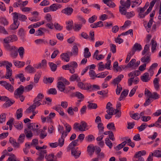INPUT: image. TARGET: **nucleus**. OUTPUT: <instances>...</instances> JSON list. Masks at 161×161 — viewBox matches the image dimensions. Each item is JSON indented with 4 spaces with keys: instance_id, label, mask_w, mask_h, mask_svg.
Here are the masks:
<instances>
[{
    "instance_id": "b1692460",
    "label": "nucleus",
    "mask_w": 161,
    "mask_h": 161,
    "mask_svg": "<svg viewBox=\"0 0 161 161\" xmlns=\"http://www.w3.org/2000/svg\"><path fill=\"white\" fill-rule=\"evenodd\" d=\"M119 12L122 15H125L127 14V8L124 7L119 6Z\"/></svg>"
},
{
    "instance_id": "dca6fc26",
    "label": "nucleus",
    "mask_w": 161,
    "mask_h": 161,
    "mask_svg": "<svg viewBox=\"0 0 161 161\" xmlns=\"http://www.w3.org/2000/svg\"><path fill=\"white\" fill-rule=\"evenodd\" d=\"M60 57L63 60L66 62H68L69 60V56L67 53H62Z\"/></svg>"
},
{
    "instance_id": "423d86ee",
    "label": "nucleus",
    "mask_w": 161,
    "mask_h": 161,
    "mask_svg": "<svg viewBox=\"0 0 161 161\" xmlns=\"http://www.w3.org/2000/svg\"><path fill=\"white\" fill-rule=\"evenodd\" d=\"M6 73L5 76H3L2 78H5L6 79H9L12 74V69L9 67L8 65H6Z\"/></svg>"
},
{
    "instance_id": "7ed1b4c3",
    "label": "nucleus",
    "mask_w": 161,
    "mask_h": 161,
    "mask_svg": "<svg viewBox=\"0 0 161 161\" xmlns=\"http://www.w3.org/2000/svg\"><path fill=\"white\" fill-rule=\"evenodd\" d=\"M18 37L16 35H12L5 38L3 41L5 43H8L17 41Z\"/></svg>"
},
{
    "instance_id": "6e6d98bb",
    "label": "nucleus",
    "mask_w": 161,
    "mask_h": 161,
    "mask_svg": "<svg viewBox=\"0 0 161 161\" xmlns=\"http://www.w3.org/2000/svg\"><path fill=\"white\" fill-rule=\"evenodd\" d=\"M149 3L148 2H147L144 7L143 8H139V10L140 11L141 13H143L144 12L145 10L147 8L148 6H149Z\"/></svg>"
},
{
    "instance_id": "f8f14e48",
    "label": "nucleus",
    "mask_w": 161,
    "mask_h": 161,
    "mask_svg": "<svg viewBox=\"0 0 161 161\" xmlns=\"http://www.w3.org/2000/svg\"><path fill=\"white\" fill-rule=\"evenodd\" d=\"M128 90H124L121 92L120 96L119 98V101H121L122 100H125V97H126L128 95Z\"/></svg>"
},
{
    "instance_id": "4d7b16f0",
    "label": "nucleus",
    "mask_w": 161,
    "mask_h": 161,
    "mask_svg": "<svg viewBox=\"0 0 161 161\" xmlns=\"http://www.w3.org/2000/svg\"><path fill=\"white\" fill-rule=\"evenodd\" d=\"M97 16L94 15L88 19V22L90 23H93L97 20Z\"/></svg>"
},
{
    "instance_id": "bf43d9fd",
    "label": "nucleus",
    "mask_w": 161,
    "mask_h": 161,
    "mask_svg": "<svg viewBox=\"0 0 161 161\" xmlns=\"http://www.w3.org/2000/svg\"><path fill=\"white\" fill-rule=\"evenodd\" d=\"M149 45L148 44H146L145 45L144 50L142 52V55H144L149 50Z\"/></svg>"
},
{
    "instance_id": "864d4df0",
    "label": "nucleus",
    "mask_w": 161,
    "mask_h": 161,
    "mask_svg": "<svg viewBox=\"0 0 161 161\" xmlns=\"http://www.w3.org/2000/svg\"><path fill=\"white\" fill-rule=\"evenodd\" d=\"M152 43V52H154V50L156 49V47L157 46V42L154 40L152 39L151 41Z\"/></svg>"
},
{
    "instance_id": "39448f33",
    "label": "nucleus",
    "mask_w": 161,
    "mask_h": 161,
    "mask_svg": "<svg viewBox=\"0 0 161 161\" xmlns=\"http://www.w3.org/2000/svg\"><path fill=\"white\" fill-rule=\"evenodd\" d=\"M78 147L72 148L71 150V154L75 158H78L81 153V151H78Z\"/></svg>"
},
{
    "instance_id": "58836bf2",
    "label": "nucleus",
    "mask_w": 161,
    "mask_h": 161,
    "mask_svg": "<svg viewBox=\"0 0 161 161\" xmlns=\"http://www.w3.org/2000/svg\"><path fill=\"white\" fill-rule=\"evenodd\" d=\"M154 86L155 88L156 89H158L159 88V81L157 78H155L153 81Z\"/></svg>"
},
{
    "instance_id": "2eb2a0df",
    "label": "nucleus",
    "mask_w": 161,
    "mask_h": 161,
    "mask_svg": "<svg viewBox=\"0 0 161 161\" xmlns=\"http://www.w3.org/2000/svg\"><path fill=\"white\" fill-rule=\"evenodd\" d=\"M65 86L62 81H58L57 83V87L58 89L61 92L64 91Z\"/></svg>"
},
{
    "instance_id": "09e8293b",
    "label": "nucleus",
    "mask_w": 161,
    "mask_h": 161,
    "mask_svg": "<svg viewBox=\"0 0 161 161\" xmlns=\"http://www.w3.org/2000/svg\"><path fill=\"white\" fill-rule=\"evenodd\" d=\"M153 155L157 157H161V151L159 150H155L153 152Z\"/></svg>"
},
{
    "instance_id": "9b49d317",
    "label": "nucleus",
    "mask_w": 161,
    "mask_h": 161,
    "mask_svg": "<svg viewBox=\"0 0 161 161\" xmlns=\"http://www.w3.org/2000/svg\"><path fill=\"white\" fill-rule=\"evenodd\" d=\"M73 11V9L72 8L69 7L65 8L64 9H63L62 10V12L68 15H70L72 14Z\"/></svg>"
},
{
    "instance_id": "338daca9",
    "label": "nucleus",
    "mask_w": 161,
    "mask_h": 161,
    "mask_svg": "<svg viewBox=\"0 0 161 161\" xmlns=\"http://www.w3.org/2000/svg\"><path fill=\"white\" fill-rule=\"evenodd\" d=\"M106 112L109 115H113L114 111V109L112 107H111L109 109H107Z\"/></svg>"
},
{
    "instance_id": "0e129e2a",
    "label": "nucleus",
    "mask_w": 161,
    "mask_h": 161,
    "mask_svg": "<svg viewBox=\"0 0 161 161\" xmlns=\"http://www.w3.org/2000/svg\"><path fill=\"white\" fill-rule=\"evenodd\" d=\"M87 151L88 152L90 153L91 155H92L94 153L95 151V148L94 147H91L90 146H88L87 147Z\"/></svg>"
},
{
    "instance_id": "2f4dec72",
    "label": "nucleus",
    "mask_w": 161,
    "mask_h": 161,
    "mask_svg": "<svg viewBox=\"0 0 161 161\" xmlns=\"http://www.w3.org/2000/svg\"><path fill=\"white\" fill-rule=\"evenodd\" d=\"M107 127L108 130H112L114 131L116 130V128L113 123H108L107 125Z\"/></svg>"
},
{
    "instance_id": "0eeeda50",
    "label": "nucleus",
    "mask_w": 161,
    "mask_h": 161,
    "mask_svg": "<svg viewBox=\"0 0 161 161\" xmlns=\"http://www.w3.org/2000/svg\"><path fill=\"white\" fill-rule=\"evenodd\" d=\"M114 0H103V2L110 8H113L115 7V4L112 2Z\"/></svg>"
},
{
    "instance_id": "bb28decb",
    "label": "nucleus",
    "mask_w": 161,
    "mask_h": 161,
    "mask_svg": "<svg viewBox=\"0 0 161 161\" xmlns=\"http://www.w3.org/2000/svg\"><path fill=\"white\" fill-rule=\"evenodd\" d=\"M64 132L62 133L61 137L59 138L58 140V145H59L60 147H62L63 146L64 143Z\"/></svg>"
},
{
    "instance_id": "f257e3e1",
    "label": "nucleus",
    "mask_w": 161,
    "mask_h": 161,
    "mask_svg": "<svg viewBox=\"0 0 161 161\" xmlns=\"http://www.w3.org/2000/svg\"><path fill=\"white\" fill-rule=\"evenodd\" d=\"M145 95L147 97L146 101H150L152 99L157 100L159 98L160 96L156 92L152 93L149 90L146 89L144 93Z\"/></svg>"
},
{
    "instance_id": "6ab92c4d",
    "label": "nucleus",
    "mask_w": 161,
    "mask_h": 161,
    "mask_svg": "<svg viewBox=\"0 0 161 161\" xmlns=\"http://www.w3.org/2000/svg\"><path fill=\"white\" fill-rule=\"evenodd\" d=\"M15 77L16 79L19 78L20 80L22 82H24L25 80V78L23 73H19L16 75Z\"/></svg>"
},
{
    "instance_id": "c756f323",
    "label": "nucleus",
    "mask_w": 161,
    "mask_h": 161,
    "mask_svg": "<svg viewBox=\"0 0 161 161\" xmlns=\"http://www.w3.org/2000/svg\"><path fill=\"white\" fill-rule=\"evenodd\" d=\"M146 56L142 58L141 59V60L142 62L143 63L147 62L148 63L150 60V58L149 56H147L146 57Z\"/></svg>"
},
{
    "instance_id": "f3484780",
    "label": "nucleus",
    "mask_w": 161,
    "mask_h": 161,
    "mask_svg": "<svg viewBox=\"0 0 161 161\" xmlns=\"http://www.w3.org/2000/svg\"><path fill=\"white\" fill-rule=\"evenodd\" d=\"M46 158L47 161H54L56 160V156L54 155L53 153L49 154L47 157V155L45 157Z\"/></svg>"
},
{
    "instance_id": "3c124183",
    "label": "nucleus",
    "mask_w": 161,
    "mask_h": 161,
    "mask_svg": "<svg viewBox=\"0 0 161 161\" xmlns=\"http://www.w3.org/2000/svg\"><path fill=\"white\" fill-rule=\"evenodd\" d=\"M97 127L99 130V133L101 134V132L103 131L104 127L103 126V124L102 123H100L98 124L97 125Z\"/></svg>"
},
{
    "instance_id": "a18cd8bd",
    "label": "nucleus",
    "mask_w": 161,
    "mask_h": 161,
    "mask_svg": "<svg viewBox=\"0 0 161 161\" xmlns=\"http://www.w3.org/2000/svg\"><path fill=\"white\" fill-rule=\"evenodd\" d=\"M75 26L73 28L75 31H79L81 28L82 26V24H75Z\"/></svg>"
},
{
    "instance_id": "473e14b6",
    "label": "nucleus",
    "mask_w": 161,
    "mask_h": 161,
    "mask_svg": "<svg viewBox=\"0 0 161 161\" xmlns=\"http://www.w3.org/2000/svg\"><path fill=\"white\" fill-rule=\"evenodd\" d=\"M139 114L138 113H136L134 114H132L130 113V117H131L132 119L136 120H138L140 118V117L138 116Z\"/></svg>"
},
{
    "instance_id": "052dcab7",
    "label": "nucleus",
    "mask_w": 161,
    "mask_h": 161,
    "mask_svg": "<svg viewBox=\"0 0 161 161\" xmlns=\"http://www.w3.org/2000/svg\"><path fill=\"white\" fill-rule=\"evenodd\" d=\"M6 114H5L3 113L0 115V123H2L5 121Z\"/></svg>"
},
{
    "instance_id": "f704fd0d",
    "label": "nucleus",
    "mask_w": 161,
    "mask_h": 161,
    "mask_svg": "<svg viewBox=\"0 0 161 161\" xmlns=\"http://www.w3.org/2000/svg\"><path fill=\"white\" fill-rule=\"evenodd\" d=\"M44 98V95L42 93H40L38 94L34 101H41Z\"/></svg>"
},
{
    "instance_id": "de8ad7c7",
    "label": "nucleus",
    "mask_w": 161,
    "mask_h": 161,
    "mask_svg": "<svg viewBox=\"0 0 161 161\" xmlns=\"http://www.w3.org/2000/svg\"><path fill=\"white\" fill-rule=\"evenodd\" d=\"M89 104L88 105V107L90 109H95L97 108V105L95 103H90L88 102Z\"/></svg>"
},
{
    "instance_id": "a878e982",
    "label": "nucleus",
    "mask_w": 161,
    "mask_h": 161,
    "mask_svg": "<svg viewBox=\"0 0 161 161\" xmlns=\"http://www.w3.org/2000/svg\"><path fill=\"white\" fill-rule=\"evenodd\" d=\"M47 150H40L39 154V157L38 158V159L42 160L43 159L44 157V154L46 153Z\"/></svg>"
},
{
    "instance_id": "72a5a7b5",
    "label": "nucleus",
    "mask_w": 161,
    "mask_h": 161,
    "mask_svg": "<svg viewBox=\"0 0 161 161\" xmlns=\"http://www.w3.org/2000/svg\"><path fill=\"white\" fill-rule=\"evenodd\" d=\"M4 86L5 88L10 92H12L14 91L13 86L9 83H7L6 85Z\"/></svg>"
},
{
    "instance_id": "603ef678",
    "label": "nucleus",
    "mask_w": 161,
    "mask_h": 161,
    "mask_svg": "<svg viewBox=\"0 0 161 161\" xmlns=\"http://www.w3.org/2000/svg\"><path fill=\"white\" fill-rule=\"evenodd\" d=\"M54 78L52 77H49L48 78H45L43 80V82L46 84H47L48 83H51L53 81Z\"/></svg>"
},
{
    "instance_id": "c85d7f7f",
    "label": "nucleus",
    "mask_w": 161,
    "mask_h": 161,
    "mask_svg": "<svg viewBox=\"0 0 161 161\" xmlns=\"http://www.w3.org/2000/svg\"><path fill=\"white\" fill-rule=\"evenodd\" d=\"M25 69L27 70L28 72L29 73H32L36 72V69L30 65H29L26 67L25 68Z\"/></svg>"
},
{
    "instance_id": "4c0bfd02",
    "label": "nucleus",
    "mask_w": 161,
    "mask_h": 161,
    "mask_svg": "<svg viewBox=\"0 0 161 161\" xmlns=\"http://www.w3.org/2000/svg\"><path fill=\"white\" fill-rule=\"evenodd\" d=\"M6 44L4 45L6 49L10 51H11L12 50H14V48L15 49V46H11L10 45L8 44V43H5Z\"/></svg>"
},
{
    "instance_id": "ddd939ff",
    "label": "nucleus",
    "mask_w": 161,
    "mask_h": 161,
    "mask_svg": "<svg viewBox=\"0 0 161 161\" xmlns=\"http://www.w3.org/2000/svg\"><path fill=\"white\" fill-rule=\"evenodd\" d=\"M53 109H55L56 111H57L60 115L62 116H64L65 117L67 118V115L65 114L63 110H62V108L55 106L53 108Z\"/></svg>"
},
{
    "instance_id": "aec40b11",
    "label": "nucleus",
    "mask_w": 161,
    "mask_h": 161,
    "mask_svg": "<svg viewBox=\"0 0 161 161\" xmlns=\"http://www.w3.org/2000/svg\"><path fill=\"white\" fill-rule=\"evenodd\" d=\"M12 50L10 51V55L13 58H16L18 55V51L17 47H15V49Z\"/></svg>"
},
{
    "instance_id": "5701e85b",
    "label": "nucleus",
    "mask_w": 161,
    "mask_h": 161,
    "mask_svg": "<svg viewBox=\"0 0 161 161\" xmlns=\"http://www.w3.org/2000/svg\"><path fill=\"white\" fill-rule=\"evenodd\" d=\"M84 56L85 58H89L91 56V53L89 51V49L87 47L84 49Z\"/></svg>"
},
{
    "instance_id": "a19ab883",
    "label": "nucleus",
    "mask_w": 161,
    "mask_h": 161,
    "mask_svg": "<svg viewBox=\"0 0 161 161\" xmlns=\"http://www.w3.org/2000/svg\"><path fill=\"white\" fill-rule=\"evenodd\" d=\"M105 143L106 145L108 146L110 148H112L113 146V144L109 140V138H107L105 139Z\"/></svg>"
},
{
    "instance_id": "393cba45",
    "label": "nucleus",
    "mask_w": 161,
    "mask_h": 161,
    "mask_svg": "<svg viewBox=\"0 0 161 161\" xmlns=\"http://www.w3.org/2000/svg\"><path fill=\"white\" fill-rule=\"evenodd\" d=\"M146 154V152L144 150H142L137 152L135 154L134 157H140Z\"/></svg>"
},
{
    "instance_id": "e433bc0d",
    "label": "nucleus",
    "mask_w": 161,
    "mask_h": 161,
    "mask_svg": "<svg viewBox=\"0 0 161 161\" xmlns=\"http://www.w3.org/2000/svg\"><path fill=\"white\" fill-rule=\"evenodd\" d=\"M67 25L66 26V28L67 30H71L73 28V22L72 21H68V23H66Z\"/></svg>"
},
{
    "instance_id": "49530a36",
    "label": "nucleus",
    "mask_w": 161,
    "mask_h": 161,
    "mask_svg": "<svg viewBox=\"0 0 161 161\" xmlns=\"http://www.w3.org/2000/svg\"><path fill=\"white\" fill-rule=\"evenodd\" d=\"M24 132L26 134V137L28 138L31 137L33 136V134L31 130L28 131L27 129H25Z\"/></svg>"
},
{
    "instance_id": "ea45409f",
    "label": "nucleus",
    "mask_w": 161,
    "mask_h": 161,
    "mask_svg": "<svg viewBox=\"0 0 161 161\" xmlns=\"http://www.w3.org/2000/svg\"><path fill=\"white\" fill-rule=\"evenodd\" d=\"M36 106L33 103V105L30 106L26 109V112L27 113H30L31 112V110L32 111H33V110L36 109Z\"/></svg>"
},
{
    "instance_id": "9d476101",
    "label": "nucleus",
    "mask_w": 161,
    "mask_h": 161,
    "mask_svg": "<svg viewBox=\"0 0 161 161\" xmlns=\"http://www.w3.org/2000/svg\"><path fill=\"white\" fill-rule=\"evenodd\" d=\"M124 77V75L122 74L119 75L116 78L114 79L112 83L115 85L118 84V83L121 81L122 79Z\"/></svg>"
},
{
    "instance_id": "e2e57ef3",
    "label": "nucleus",
    "mask_w": 161,
    "mask_h": 161,
    "mask_svg": "<svg viewBox=\"0 0 161 161\" xmlns=\"http://www.w3.org/2000/svg\"><path fill=\"white\" fill-rule=\"evenodd\" d=\"M77 143L75 142L74 141H73L69 145L68 148L69 150L75 148L74 147L77 146Z\"/></svg>"
},
{
    "instance_id": "1a4fd4ad",
    "label": "nucleus",
    "mask_w": 161,
    "mask_h": 161,
    "mask_svg": "<svg viewBox=\"0 0 161 161\" xmlns=\"http://www.w3.org/2000/svg\"><path fill=\"white\" fill-rule=\"evenodd\" d=\"M87 126V123L84 121H82L80 123V125H79V130L81 131H84L88 129L86 128Z\"/></svg>"
},
{
    "instance_id": "5fc2aeb1",
    "label": "nucleus",
    "mask_w": 161,
    "mask_h": 161,
    "mask_svg": "<svg viewBox=\"0 0 161 161\" xmlns=\"http://www.w3.org/2000/svg\"><path fill=\"white\" fill-rule=\"evenodd\" d=\"M146 126H147V125L145 123H143L140 126L138 127L137 129L139 131L143 130L146 128Z\"/></svg>"
},
{
    "instance_id": "13d9d810",
    "label": "nucleus",
    "mask_w": 161,
    "mask_h": 161,
    "mask_svg": "<svg viewBox=\"0 0 161 161\" xmlns=\"http://www.w3.org/2000/svg\"><path fill=\"white\" fill-rule=\"evenodd\" d=\"M72 52L74 53V55H77L78 52V49L76 45L73 46L72 48Z\"/></svg>"
},
{
    "instance_id": "680f3d73",
    "label": "nucleus",
    "mask_w": 161,
    "mask_h": 161,
    "mask_svg": "<svg viewBox=\"0 0 161 161\" xmlns=\"http://www.w3.org/2000/svg\"><path fill=\"white\" fill-rule=\"evenodd\" d=\"M27 19L26 16L23 14H19V19L22 21H24L25 20Z\"/></svg>"
},
{
    "instance_id": "c03bdc74",
    "label": "nucleus",
    "mask_w": 161,
    "mask_h": 161,
    "mask_svg": "<svg viewBox=\"0 0 161 161\" xmlns=\"http://www.w3.org/2000/svg\"><path fill=\"white\" fill-rule=\"evenodd\" d=\"M0 22L4 25H7L8 24V22L5 18L2 17L0 18Z\"/></svg>"
},
{
    "instance_id": "412c9836",
    "label": "nucleus",
    "mask_w": 161,
    "mask_h": 161,
    "mask_svg": "<svg viewBox=\"0 0 161 161\" xmlns=\"http://www.w3.org/2000/svg\"><path fill=\"white\" fill-rule=\"evenodd\" d=\"M23 109L21 108H20L17 109L16 111V115L17 119H19L23 115Z\"/></svg>"
},
{
    "instance_id": "c9c22d12",
    "label": "nucleus",
    "mask_w": 161,
    "mask_h": 161,
    "mask_svg": "<svg viewBox=\"0 0 161 161\" xmlns=\"http://www.w3.org/2000/svg\"><path fill=\"white\" fill-rule=\"evenodd\" d=\"M85 139L87 142H91L93 140H94L95 137L93 135H89L86 137Z\"/></svg>"
},
{
    "instance_id": "69168bd1",
    "label": "nucleus",
    "mask_w": 161,
    "mask_h": 161,
    "mask_svg": "<svg viewBox=\"0 0 161 161\" xmlns=\"http://www.w3.org/2000/svg\"><path fill=\"white\" fill-rule=\"evenodd\" d=\"M122 90V88L120 84H118L116 90V94L119 95L120 94L121 91Z\"/></svg>"
},
{
    "instance_id": "774afa93",
    "label": "nucleus",
    "mask_w": 161,
    "mask_h": 161,
    "mask_svg": "<svg viewBox=\"0 0 161 161\" xmlns=\"http://www.w3.org/2000/svg\"><path fill=\"white\" fill-rule=\"evenodd\" d=\"M76 97L81 100H83L84 98V96L82 93L78 92H77Z\"/></svg>"
},
{
    "instance_id": "4468645a",
    "label": "nucleus",
    "mask_w": 161,
    "mask_h": 161,
    "mask_svg": "<svg viewBox=\"0 0 161 161\" xmlns=\"http://www.w3.org/2000/svg\"><path fill=\"white\" fill-rule=\"evenodd\" d=\"M141 80L144 82H147L150 80L149 78V74L147 72L144 73L143 75L141 76Z\"/></svg>"
},
{
    "instance_id": "7c9ffc66",
    "label": "nucleus",
    "mask_w": 161,
    "mask_h": 161,
    "mask_svg": "<svg viewBox=\"0 0 161 161\" xmlns=\"http://www.w3.org/2000/svg\"><path fill=\"white\" fill-rule=\"evenodd\" d=\"M48 94L56 95L57 94V91L55 88H51L49 89L47 92Z\"/></svg>"
},
{
    "instance_id": "f03ea898",
    "label": "nucleus",
    "mask_w": 161,
    "mask_h": 161,
    "mask_svg": "<svg viewBox=\"0 0 161 161\" xmlns=\"http://www.w3.org/2000/svg\"><path fill=\"white\" fill-rule=\"evenodd\" d=\"M24 87L20 85L19 87L16 89L14 92V95H15L16 98H19L20 101H24L25 99L24 97L22 95L24 92Z\"/></svg>"
},
{
    "instance_id": "79ce46f5",
    "label": "nucleus",
    "mask_w": 161,
    "mask_h": 161,
    "mask_svg": "<svg viewBox=\"0 0 161 161\" xmlns=\"http://www.w3.org/2000/svg\"><path fill=\"white\" fill-rule=\"evenodd\" d=\"M18 51L19 53L20 57L21 58H23V55L24 53V47H19Z\"/></svg>"
},
{
    "instance_id": "cd10ccee",
    "label": "nucleus",
    "mask_w": 161,
    "mask_h": 161,
    "mask_svg": "<svg viewBox=\"0 0 161 161\" xmlns=\"http://www.w3.org/2000/svg\"><path fill=\"white\" fill-rule=\"evenodd\" d=\"M48 64L50 67L51 70L52 71H55L57 68V65L52 62H49Z\"/></svg>"
},
{
    "instance_id": "4be33fe9",
    "label": "nucleus",
    "mask_w": 161,
    "mask_h": 161,
    "mask_svg": "<svg viewBox=\"0 0 161 161\" xmlns=\"http://www.w3.org/2000/svg\"><path fill=\"white\" fill-rule=\"evenodd\" d=\"M59 6H60V5L58 3L53 4L49 7L50 11H55L58 9V7Z\"/></svg>"
},
{
    "instance_id": "a211bd4d",
    "label": "nucleus",
    "mask_w": 161,
    "mask_h": 161,
    "mask_svg": "<svg viewBox=\"0 0 161 161\" xmlns=\"http://www.w3.org/2000/svg\"><path fill=\"white\" fill-rule=\"evenodd\" d=\"M19 25V22L18 21L14 20V23L10 25V29L14 30L18 28Z\"/></svg>"
},
{
    "instance_id": "37998d69",
    "label": "nucleus",
    "mask_w": 161,
    "mask_h": 161,
    "mask_svg": "<svg viewBox=\"0 0 161 161\" xmlns=\"http://www.w3.org/2000/svg\"><path fill=\"white\" fill-rule=\"evenodd\" d=\"M14 102L15 101H6L5 103L3 105V106L5 108L8 107L12 105Z\"/></svg>"
},
{
    "instance_id": "20e7f679",
    "label": "nucleus",
    "mask_w": 161,
    "mask_h": 161,
    "mask_svg": "<svg viewBox=\"0 0 161 161\" xmlns=\"http://www.w3.org/2000/svg\"><path fill=\"white\" fill-rule=\"evenodd\" d=\"M142 49L141 45L138 43H136L133 47L131 49L132 55L133 56L136 51H140Z\"/></svg>"
},
{
    "instance_id": "6e6552de",
    "label": "nucleus",
    "mask_w": 161,
    "mask_h": 161,
    "mask_svg": "<svg viewBox=\"0 0 161 161\" xmlns=\"http://www.w3.org/2000/svg\"><path fill=\"white\" fill-rule=\"evenodd\" d=\"M18 35L20 39L23 42L25 41V32L23 28H20L19 30Z\"/></svg>"
},
{
    "instance_id": "8fccbe9b",
    "label": "nucleus",
    "mask_w": 161,
    "mask_h": 161,
    "mask_svg": "<svg viewBox=\"0 0 161 161\" xmlns=\"http://www.w3.org/2000/svg\"><path fill=\"white\" fill-rule=\"evenodd\" d=\"M14 126L17 129L19 130L22 129L23 127V125L21 122L19 124L18 123H15L14 124Z\"/></svg>"
}]
</instances>
